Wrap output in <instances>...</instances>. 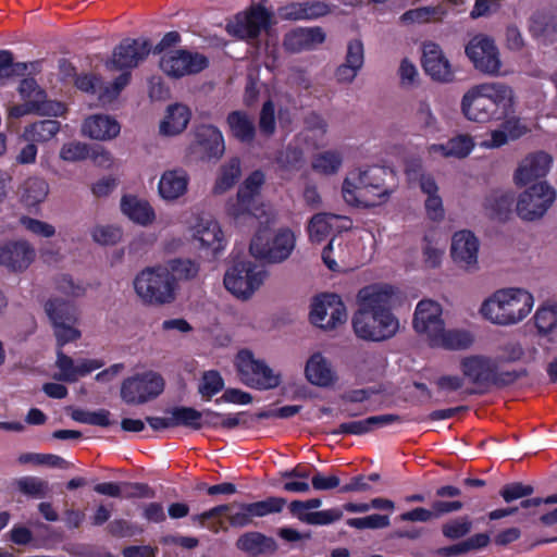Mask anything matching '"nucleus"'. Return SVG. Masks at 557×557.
Masks as SVG:
<instances>
[{
    "label": "nucleus",
    "mask_w": 557,
    "mask_h": 557,
    "mask_svg": "<svg viewBox=\"0 0 557 557\" xmlns=\"http://www.w3.org/2000/svg\"><path fill=\"white\" fill-rule=\"evenodd\" d=\"M394 295L393 286L383 283L369 284L358 290L356 295L358 309L351 320L358 338L383 342L397 333L399 322L392 311Z\"/></svg>",
    "instance_id": "f257e3e1"
},
{
    "label": "nucleus",
    "mask_w": 557,
    "mask_h": 557,
    "mask_svg": "<svg viewBox=\"0 0 557 557\" xmlns=\"http://www.w3.org/2000/svg\"><path fill=\"white\" fill-rule=\"evenodd\" d=\"M515 95L504 83L492 82L472 86L461 99V112L469 121L488 123L512 113Z\"/></svg>",
    "instance_id": "f03ea898"
},
{
    "label": "nucleus",
    "mask_w": 557,
    "mask_h": 557,
    "mask_svg": "<svg viewBox=\"0 0 557 557\" xmlns=\"http://www.w3.org/2000/svg\"><path fill=\"white\" fill-rule=\"evenodd\" d=\"M386 177L394 181V172L380 165L350 171L342 185L345 202L357 208H370L385 202L394 190L386 183Z\"/></svg>",
    "instance_id": "7ed1b4c3"
},
{
    "label": "nucleus",
    "mask_w": 557,
    "mask_h": 557,
    "mask_svg": "<svg viewBox=\"0 0 557 557\" xmlns=\"http://www.w3.org/2000/svg\"><path fill=\"white\" fill-rule=\"evenodd\" d=\"M534 297L522 287H503L486 297L479 313L494 325L510 326L522 322L533 310Z\"/></svg>",
    "instance_id": "20e7f679"
},
{
    "label": "nucleus",
    "mask_w": 557,
    "mask_h": 557,
    "mask_svg": "<svg viewBox=\"0 0 557 557\" xmlns=\"http://www.w3.org/2000/svg\"><path fill=\"white\" fill-rule=\"evenodd\" d=\"M134 288L148 305H164L175 299V280L163 265L141 270L134 278Z\"/></svg>",
    "instance_id": "39448f33"
},
{
    "label": "nucleus",
    "mask_w": 557,
    "mask_h": 557,
    "mask_svg": "<svg viewBox=\"0 0 557 557\" xmlns=\"http://www.w3.org/2000/svg\"><path fill=\"white\" fill-rule=\"evenodd\" d=\"M296 246V236L288 227L274 234L258 232L251 239L249 250L257 259L269 263H281L289 258Z\"/></svg>",
    "instance_id": "423d86ee"
},
{
    "label": "nucleus",
    "mask_w": 557,
    "mask_h": 557,
    "mask_svg": "<svg viewBox=\"0 0 557 557\" xmlns=\"http://www.w3.org/2000/svg\"><path fill=\"white\" fill-rule=\"evenodd\" d=\"M460 367L465 377L480 386L506 385L517 379L516 372L504 371L495 358L484 355L467 356Z\"/></svg>",
    "instance_id": "0eeeda50"
},
{
    "label": "nucleus",
    "mask_w": 557,
    "mask_h": 557,
    "mask_svg": "<svg viewBox=\"0 0 557 557\" xmlns=\"http://www.w3.org/2000/svg\"><path fill=\"white\" fill-rule=\"evenodd\" d=\"M267 276L263 267L250 260L234 262L224 275V286L237 298L248 299L259 289Z\"/></svg>",
    "instance_id": "6e6552de"
},
{
    "label": "nucleus",
    "mask_w": 557,
    "mask_h": 557,
    "mask_svg": "<svg viewBox=\"0 0 557 557\" xmlns=\"http://www.w3.org/2000/svg\"><path fill=\"white\" fill-rule=\"evenodd\" d=\"M45 311L52 324L59 347L81 338L82 333L75 327L77 310L73 302L52 298L45 304Z\"/></svg>",
    "instance_id": "1a4fd4ad"
},
{
    "label": "nucleus",
    "mask_w": 557,
    "mask_h": 557,
    "mask_svg": "<svg viewBox=\"0 0 557 557\" xmlns=\"http://www.w3.org/2000/svg\"><path fill=\"white\" fill-rule=\"evenodd\" d=\"M236 369L240 381L251 388L272 389L281 383V375L275 374L264 361L255 359L248 349L238 351Z\"/></svg>",
    "instance_id": "9d476101"
},
{
    "label": "nucleus",
    "mask_w": 557,
    "mask_h": 557,
    "mask_svg": "<svg viewBox=\"0 0 557 557\" xmlns=\"http://www.w3.org/2000/svg\"><path fill=\"white\" fill-rule=\"evenodd\" d=\"M164 385L163 377L154 371L136 373L122 382L121 397L128 405H141L157 398Z\"/></svg>",
    "instance_id": "9b49d317"
},
{
    "label": "nucleus",
    "mask_w": 557,
    "mask_h": 557,
    "mask_svg": "<svg viewBox=\"0 0 557 557\" xmlns=\"http://www.w3.org/2000/svg\"><path fill=\"white\" fill-rule=\"evenodd\" d=\"M556 199V190L547 182L533 184L522 191L516 205L519 218L524 221L541 219Z\"/></svg>",
    "instance_id": "f8f14e48"
},
{
    "label": "nucleus",
    "mask_w": 557,
    "mask_h": 557,
    "mask_svg": "<svg viewBox=\"0 0 557 557\" xmlns=\"http://www.w3.org/2000/svg\"><path fill=\"white\" fill-rule=\"evenodd\" d=\"M189 153L201 161H218L225 152L222 132L212 124H200L194 128Z\"/></svg>",
    "instance_id": "ddd939ff"
},
{
    "label": "nucleus",
    "mask_w": 557,
    "mask_h": 557,
    "mask_svg": "<svg viewBox=\"0 0 557 557\" xmlns=\"http://www.w3.org/2000/svg\"><path fill=\"white\" fill-rule=\"evenodd\" d=\"M466 54L480 72L492 76L503 74L499 51L488 36L479 34L472 37L466 46Z\"/></svg>",
    "instance_id": "4468645a"
},
{
    "label": "nucleus",
    "mask_w": 557,
    "mask_h": 557,
    "mask_svg": "<svg viewBox=\"0 0 557 557\" xmlns=\"http://www.w3.org/2000/svg\"><path fill=\"white\" fill-rule=\"evenodd\" d=\"M347 320L346 307L339 295L322 294L317 297L310 311L312 324L323 330H332Z\"/></svg>",
    "instance_id": "2eb2a0df"
},
{
    "label": "nucleus",
    "mask_w": 557,
    "mask_h": 557,
    "mask_svg": "<svg viewBox=\"0 0 557 557\" xmlns=\"http://www.w3.org/2000/svg\"><path fill=\"white\" fill-rule=\"evenodd\" d=\"M208 66L209 59L205 54L185 49H177L163 54L160 60V69L173 78L200 73Z\"/></svg>",
    "instance_id": "dca6fc26"
},
{
    "label": "nucleus",
    "mask_w": 557,
    "mask_h": 557,
    "mask_svg": "<svg viewBox=\"0 0 557 557\" xmlns=\"http://www.w3.org/2000/svg\"><path fill=\"white\" fill-rule=\"evenodd\" d=\"M151 42L144 38H125L113 50L107 67L112 71H129L137 67L151 52Z\"/></svg>",
    "instance_id": "f3484780"
},
{
    "label": "nucleus",
    "mask_w": 557,
    "mask_h": 557,
    "mask_svg": "<svg viewBox=\"0 0 557 557\" xmlns=\"http://www.w3.org/2000/svg\"><path fill=\"white\" fill-rule=\"evenodd\" d=\"M270 23L271 13L262 4H252L247 11L237 13L226 29L239 39H256Z\"/></svg>",
    "instance_id": "a211bd4d"
},
{
    "label": "nucleus",
    "mask_w": 557,
    "mask_h": 557,
    "mask_svg": "<svg viewBox=\"0 0 557 557\" xmlns=\"http://www.w3.org/2000/svg\"><path fill=\"white\" fill-rule=\"evenodd\" d=\"M287 500L278 496H270L253 503L233 504L238 511L227 517L233 528H245L252 523L253 518H263L272 513H280Z\"/></svg>",
    "instance_id": "6ab92c4d"
},
{
    "label": "nucleus",
    "mask_w": 557,
    "mask_h": 557,
    "mask_svg": "<svg viewBox=\"0 0 557 557\" xmlns=\"http://www.w3.org/2000/svg\"><path fill=\"white\" fill-rule=\"evenodd\" d=\"M480 240L469 230L454 233L450 245V256L458 268L466 271L478 269Z\"/></svg>",
    "instance_id": "aec40b11"
},
{
    "label": "nucleus",
    "mask_w": 557,
    "mask_h": 557,
    "mask_svg": "<svg viewBox=\"0 0 557 557\" xmlns=\"http://www.w3.org/2000/svg\"><path fill=\"white\" fill-rule=\"evenodd\" d=\"M170 417H146V422L153 431H162L165 429L184 426L194 431L200 430L199 410L187 407L176 406L165 410Z\"/></svg>",
    "instance_id": "412c9836"
},
{
    "label": "nucleus",
    "mask_w": 557,
    "mask_h": 557,
    "mask_svg": "<svg viewBox=\"0 0 557 557\" xmlns=\"http://www.w3.org/2000/svg\"><path fill=\"white\" fill-rule=\"evenodd\" d=\"M553 158L544 151L529 153L519 163L513 181L518 186H525L529 183L545 177L550 170Z\"/></svg>",
    "instance_id": "4be33fe9"
},
{
    "label": "nucleus",
    "mask_w": 557,
    "mask_h": 557,
    "mask_svg": "<svg viewBox=\"0 0 557 557\" xmlns=\"http://www.w3.org/2000/svg\"><path fill=\"white\" fill-rule=\"evenodd\" d=\"M422 66L426 75L438 83H448L454 78V72L448 59L441 47L434 42H426L422 49Z\"/></svg>",
    "instance_id": "5701e85b"
},
{
    "label": "nucleus",
    "mask_w": 557,
    "mask_h": 557,
    "mask_svg": "<svg viewBox=\"0 0 557 557\" xmlns=\"http://www.w3.org/2000/svg\"><path fill=\"white\" fill-rule=\"evenodd\" d=\"M531 36L542 45H552L557 40V7L534 12L529 20Z\"/></svg>",
    "instance_id": "b1692460"
},
{
    "label": "nucleus",
    "mask_w": 557,
    "mask_h": 557,
    "mask_svg": "<svg viewBox=\"0 0 557 557\" xmlns=\"http://www.w3.org/2000/svg\"><path fill=\"white\" fill-rule=\"evenodd\" d=\"M444 325L442 306L432 299L420 300V343L429 345Z\"/></svg>",
    "instance_id": "393cba45"
},
{
    "label": "nucleus",
    "mask_w": 557,
    "mask_h": 557,
    "mask_svg": "<svg viewBox=\"0 0 557 557\" xmlns=\"http://www.w3.org/2000/svg\"><path fill=\"white\" fill-rule=\"evenodd\" d=\"M35 258L34 248L25 240L9 242L0 247V265L13 272H22Z\"/></svg>",
    "instance_id": "a878e982"
},
{
    "label": "nucleus",
    "mask_w": 557,
    "mask_h": 557,
    "mask_svg": "<svg viewBox=\"0 0 557 557\" xmlns=\"http://www.w3.org/2000/svg\"><path fill=\"white\" fill-rule=\"evenodd\" d=\"M400 417L393 413L368 417L363 420H356L341 423L336 429L327 431V434L334 436L345 435H364L375 430L382 429L393 422L399 421Z\"/></svg>",
    "instance_id": "bb28decb"
},
{
    "label": "nucleus",
    "mask_w": 557,
    "mask_h": 557,
    "mask_svg": "<svg viewBox=\"0 0 557 557\" xmlns=\"http://www.w3.org/2000/svg\"><path fill=\"white\" fill-rule=\"evenodd\" d=\"M324 40L325 33L321 27H298L284 36L283 46L286 51L298 53L304 50H311Z\"/></svg>",
    "instance_id": "cd10ccee"
},
{
    "label": "nucleus",
    "mask_w": 557,
    "mask_h": 557,
    "mask_svg": "<svg viewBox=\"0 0 557 557\" xmlns=\"http://www.w3.org/2000/svg\"><path fill=\"white\" fill-rule=\"evenodd\" d=\"M331 7L323 1L292 2L278 9V15L283 20H315L327 15Z\"/></svg>",
    "instance_id": "c85d7f7f"
},
{
    "label": "nucleus",
    "mask_w": 557,
    "mask_h": 557,
    "mask_svg": "<svg viewBox=\"0 0 557 557\" xmlns=\"http://www.w3.org/2000/svg\"><path fill=\"white\" fill-rule=\"evenodd\" d=\"M236 547L249 557H259L274 554L277 550V543L261 532L249 531L237 539Z\"/></svg>",
    "instance_id": "c756f323"
},
{
    "label": "nucleus",
    "mask_w": 557,
    "mask_h": 557,
    "mask_svg": "<svg viewBox=\"0 0 557 557\" xmlns=\"http://www.w3.org/2000/svg\"><path fill=\"white\" fill-rule=\"evenodd\" d=\"M189 175L184 169L168 170L160 177L159 195L165 200H175L187 191Z\"/></svg>",
    "instance_id": "7c9ffc66"
},
{
    "label": "nucleus",
    "mask_w": 557,
    "mask_h": 557,
    "mask_svg": "<svg viewBox=\"0 0 557 557\" xmlns=\"http://www.w3.org/2000/svg\"><path fill=\"white\" fill-rule=\"evenodd\" d=\"M363 44L359 39L348 42L345 63L336 69L335 76L339 83H350L363 66Z\"/></svg>",
    "instance_id": "2f4dec72"
},
{
    "label": "nucleus",
    "mask_w": 557,
    "mask_h": 557,
    "mask_svg": "<svg viewBox=\"0 0 557 557\" xmlns=\"http://www.w3.org/2000/svg\"><path fill=\"white\" fill-rule=\"evenodd\" d=\"M499 128L491 132L490 139L482 140L480 147L485 149H495L504 146L510 139H517L527 132V127L513 116L507 115L502 120Z\"/></svg>",
    "instance_id": "473e14b6"
},
{
    "label": "nucleus",
    "mask_w": 557,
    "mask_h": 557,
    "mask_svg": "<svg viewBox=\"0 0 557 557\" xmlns=\"http://www.w3.org/2000/svg\"><path fill=\"white\" fill-rule=\"evenodd\" d=\"M120 131L119 122L103 114L91 115L83 124L84 135L97 140L112 139L120 134Z\"/></svg>",
    "instance_id": "72a5a7b5"
},
{
    "label": "nucleus",
    "mask_w": 557,
    "mask_h": 557,
    "mask_svg": "<svg viewBox=\"0 0 557 557\" xmlns=\"http://www.w3.org/2000/svg\"><path fill=\"white\" fill-rule=\"evenodd\" d=\"M474 343V335L466 329L446 330L445 325L442 331L429 344L430 347L444 348L448 350H465L470 348Z\"/></svg>",
    "instance_id": "f704fd0d"
},
{
    "label": "nucleus",
    "mask_w": 557,
    "mask_h": 557,
    "mask_svg": "<svg viewBox=\"0 0 557 557\" xmlns=\"http://www.w3.org/2000/svg\"><path fill=\"white\" fill-rule=\"evenodd\" d=\"M230 135L242 144L249 145L256 138V125L246 111H231L226 116Z\"/></svg>",
    "instance_id": "c9c22d12"
},
{
    "label": "nucleus",
    "mask_w": 557,
    "mask_h": 557,
    "mask_svg": "<svg viewBox=\"0 0 557 557\" xmlns=\"http://www.w3.org/2000/svg\"><path fill=\"white\" fill-rule=\"evenodd\" d=\"M122 212L134 223L147 226L156 219L153 208L147 200L134 195H124L121 199Z\"/></svg>",
    "instance_id": "e433bc0d"
},
{
    "label": "nucleus",
    "mask_w": 557,
    "mask_h": 557,
    "mask_svg": "<svg viewBox=\"0 0 557 557\" xmlns=\"http://www.w3.org/2000/svg\"><path fill=\"white\" fill-rule=\"evenodd\" d=\"M194 239L199 243V247L210 249L213 257H216L225 246L223 232L219 223L213 220L199 223L196 227Z\"/></svg>",
    "instance_id": "4c0bfd02"
},
{
    "label": "nucleus",
    "mask_w": 557,
    "mask_h": 557,
    "mask_svg": "<svg viewBox=\"0 0 557 557\" xmlns=\"http://www.w3.org/2000/svg\"><path fill=\"white\" fill-rule=\"evenodd\" d=\"M306 379L313 385L326 387L333 384L334 372L321 352L313 354L305 367Z\"/></svg>",
    "instance_id": "58836bf2"
},
{
    "label": "nucleus",
    "mask_w": 557,
    "mask_h": 557,
    "mask_svg": "<svg viewBox=\"0 0 557 557\" xmlns=\"http://www.w3.org/2000/svg\"><path fill=\"white\" fill-rule=\"evenodd\" d=\"M191 117L189 108L182 103L171 104L160 124V133L174 136L186 129Z\"/></svg>",
    "instance_id": "ea45409f"
},
{
    "label": "nucleus",
    "mask_w": 557,
    "mask_h": 557,
    "mask_svg": "<svg viewBox=\"0 0 557 557\" xmlns=\"http://www.w3.org/2000/svg\"><path fill=\"white\" fill-rule=\"evenodd\" d=\"M420 190L426 196L424 208L428 218L438 222L444 218V206L442 197L438 195V186L433 177L420 176Z\"/></svg>",
    "instance_id": "a19ab883"
},
{
    "label": "nucleus",
    "mask_w": 557,
    "mask_h": 557,
    "mask_svg": "<svg viewBox=\"0 0 557 557\" xmlns=\"http://www.w3.org/2000/svg\"><path fill=\"white\" fill-rule=\"evenodd\" d=\"M474 140L470 135L460 134L450 138L446 144L432 145L431 153H440L443 157L463 159L474 149Z\"/></svg>",
    "instance_id": "79ce46f5"
},
{
    "label": "nucleus",
    "mask_w": 557,
    "mask_h": 557,
    "mask_svg": "<svg viewBox=\"0 0 557 557\" xmlns=\"http://www.w3.org/2000/svg\"><path fill=\"white\" fill-rule=\"evenodd\" d=\"M446 243L440 231H433L425 235L422 246V261L425 268H437L442 263Z\"/></svg>",
    "instance_id": "37998d69"
},
{
    "label": "nucleus",
    "mask_w": 557,
    "mask_h": 557,
    "mask_svg": "<svg viewBox=\"0 0 557 557\" xmlns=\"http://www.w3.org/2000/svg\"><path fill=\"white\" fill-rule=\"evenodd\" d=\"M242 176V163L237 157L231 158L222 164L216 176L213 193L221 195L230 190Z\"/></svg>",
    "instance_id": "c03bdc74"
},
{
    "label": "nucleus",
    "mask_w": 557,
    "mask_h": 557,
    "mask_svg": "<svg viewBox=\"0 0 557 557\" xmlns=\"http://www.w3.org/2000/svg\"><path fill=\"white\" fill-rule=\"evenodd\" d=\"M49 185L40 177H28L21 186V202L27 208L37 207L48 196Z\"/></svg>",
    "instance_id": "a18cd8bd"
},
{
    "label": "nucleus",
    "mask_w": 557,
    "mask_h": 557,
    "mask_svg": "<svg viewBox=\"0 0 557 557\" xmlns=\"http://www.w3.org/2000/svg\"><path fill=\"white\" fill-rule=\"evenodd\" d=\"M65 112L63 103H40L39 101H25L22 104H15L10 108L9 116L20 119L29 113L40 115L59 116Z\"/></svg>",
    "instance_id": "49530a36"
},
{
    "label": "nucleus",
    "mask_w": 557,
    "mask_h": 557,
    "mask_svg": "<svg viewBox=\"0 0 557 557\" xmlns=\"http://www.w3.org/2000/svg\"><path fill=\"white\" fill-rule=\"evenodd\" d=\"M258 210L256 202L248 199H240L239 194L234 199H230L226 203V213L235 224H244L253 221L257 218Z\"/></svg>",
    "instance_id": "de8ad7c7"
},
{
    "label": "nucleus",
    "mask_w": 557,
    "mask_h": 557,
    "mask_svg": "<svg viewBox=\"0 0 557 557\" xmlns=\"http://www.w3.org/2000/svg\"><path fill=\"white\" fill-rule=\"evenodd\" d=\"M60 126V122L55 120H41L27 126L24 137L27 140L46 143L59 133Z\"/></svg>",
    "instance_id": "09e8293b"
},
{
    "label": "nucleus",
    "mask_w": 557,
    "mask_h": 557,
    "mask_svg": "<svg viewBox=\"0 0 557 557\" xmlns=\"http://www.w3.org/2000/svg\"><path fill=\"white\" fill-rule=\"evenodd\" d=\"M342 164L343 156L337 150H326L320 152L313 157L311 162L312 170L324 175L336 174Z\"/></svg>",
    "instance_id": "8fccbe9b"
},
{
    "label": "nucleus",
    "mask_w": 557,
    "mask_h": 557,
    "mask_svg": "<svg viewBox=\"0 0 557 557\" xmlns=\"http://www.w3.org/2000/svg\"><path fill=\"white\" fill-rule=\"evenodd\" d=\"M337 218L331 213H317L308 223L309 239L312 243L320 244L327 238L332 231L331 220Z\"/></svg>",
    "instance_id": "3c124183"
},
{
    "label": "nucleus",
    "mask_w": 557,
    "mask_h": 557,
    "mask_svg": "<svg viewBox=\"0 0 557 557\" xmlns=\"http://www.w3.org/2000/svg\"><path fill=\"white\" fill-rule=\"evenodd\" d=\"M264 183V173L261 170H255L244 180L237 194H239L240 199L248 198L257 203V199L261 194Z\"/></svg>",
    "instance_id": "603ef678"
},
{
    "label": "nucleus",
    "mask_w": 557,
    "mask_h": 557,
    "mask_svg": "<svg viewBox=\"0 0 557 557\" xmlns=\"http://www.w3.org/2000/svg\"><path fill=\"white\" fill-rule=\"evenodd\" d=\"M224 380L221 373L216 370L205 371L199 386L198 393L207 400L211 399L214 395L224 388Z\"/></svg>",
    "instance_id": "864d4df0"
},
{
    "label": "nucleus",
    "mask_w": 557,
    "mask_h": 557,
    "mask_svg": "<svg viewBox=\"0 0 557 557\" xmlns=\"http://www.w3.org/2000/svg\"><path fill=\"white\" fill-rule=\"evenodd\" d=\"M174 277L175 282L177 280H191L199 272V264L190 259H172L169 260L166 267Z\"/></svg>",
    "instance_id": "5fc2aeb1"
},
{
    "label": "nucleus",
    "mask_w": 557,
    "mask_h": 557,
    "mask_svg": "<svg viewBox=\"0 0 557 557\" xmlns=\"http://www.w3.org/2000/svg\"><path fill=\"white\" fill-rule=\"evenodd\" d=\"M513 202L512 194L509 191H496L486 199L485 207L493 216L503 219L510 211Z\"/></svg>",
    "instance_id": "6e6d98bb"
},
{
    "label": "nucleus",
    "mask_w": 557,
    "mask_h": 557,
    "mask_svg": "<svg viewBox=\"0 0 557 557\" xmlns=\"http://www.w3.org/2000/svg\"><path fill=\"white\" fill-rule=\"evenodd\" d=\"M18 94L25 101H39L40 103H60L46 100V91L38 85L34 77H25L20 82Z\"/></svg>",
    "instance_id": "4d7b16f0"
},
{
    "label": "nucleus",
    "mask_w": 557,
    "mask_h": 557,
    "mask_svg": "<svg viewBox=\"0 0 557 557\" xmlns=\"http://www.w3.org/2000/svg\"><path fill=\"white\" fill-rule=\"evenodd\" d=\"M381 479L379 473L358 474L350 478L349 482L339 487V493H366L372 490L371 483Z\"/></svg>",
    "instance_id": "13d9d810"
},
{
    "label": "nucleus",
    "mask_w": 557,
    "mask_h": 557,
    "mask_svg": "<svg viewBox=\"0 0 557 557\" xmlns=\"http://www.w3.org/2000/svg\"><path fill=\"white\" fill-rule=\"evenodd\" d=\"M259 131L265 137H271L276 131L275 106L271 99L264 101L260 110Z\"/></svg>",
    "instance_id": "bf43d9fd"
},
{
    "label": "nucleus",
    "mask_w": 557,
    "mask_h": 557,
    "mask_svg": "<svg viewBox=\"0 0 557 557\" xmlns=\"http://www.w3.org/2000/svg\"><path fill=\"white\" fill-rule=\"evenodd\" d=\"M535 325L541 333H548L557 325V306L544 305L534 315Z\"/></svg>",
    "instance_id": "052dcab7"
},
{
    "label": "nucleus",
    "mask_w": 557,
    "mask_h": 557,
    "mask_svg": "<svg viewBox=\"0 0 557 557\" xmlns=\"http://www.w3.org/2000/svg\"><path fill=\"white\" fill-rule=\"evenodd\" d=\"M472 529V522L468 517L451 519L443 524L442 532L449 540H458L466 536Z\"/></svg>",
    "instance_id": "680f3d73"
},
{
    "label": "nucleus",
    "mask_w": 557,
    "mask_h": 557,
    "mask_svg": "<svg viewBox=\"0 0 557 557\" xmlns=\"http://www.w3.org/2000/svg\"><path fill=\"white\" fill-rule=\"evenodd\" d=\"M122 497L126 499L134 498H153L156 496L154 490L147 483L141 482H121Z\"/></svg>",
    "instance_id": "e2e57ef3"
},
{
    "label": "nucleus",
    "mask_w": 557,
    "mask_h": 557,
    "mask_svg": "<svg viewBox=\"0 0 557 557\" xmlns=\"http://www.w3.org/2000/svg\"><path fill=\"white\" fill-rule=\"evenodd\" d=\"M92 239L103 246L115 245L122 237L119 227L112 225L96 226L91 232Z\"/></svg>",
    "instance_id": "0e129e2a"
},
{
    "label": "nucleus",
    "mask_w": 557,
    "mask_h": 557,
    "mask_svg": "<svg viewBox=\"0 0 557 557\" xmlns=\"http://www.w3.org/2000/svg\"><path fill=\"white\" fill-rule=\"evenodd\" d=\"M343 517V511L338 508H331L321 511H312L306 517V523L311 525H327Z\"/></svg>",
    "instance_id": "69168bd1"
},
{
    "label": "nucleus",
    "mask_w": 557,
    "mask_h": 557,
    "mask_svg": "<svg viewBox=\"0 0 557 557\" xmlns=\"http://www.w3.org/2000/svg\"><path fill=\"white\" fill-rule=\"evenodd\" d=\"M16 484L20 492L29 496H44L47 490V483L36 476L21 478Z\"/></svg>",
    "instance_id": "338daca9"
},
{
    "label": "nucleus",
    "mask_w": 557,
    "mask_h": 557,
    "mask_svg": "<svg viewBox=\"0 0 557 557\" xmlns=\"http://www.w3.org/2000/svg\"><path fill=\"white\" fill-rule=\"evenodd\" d=\"M131 72L122 71V73L114 78L112 83L104 87L103 94L100 95L101 100H112L115 99L121 91L129 84L131 81Z\"/></svg>",
    "instance_id": "774afa93"
}]
</instances>
